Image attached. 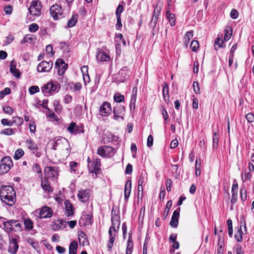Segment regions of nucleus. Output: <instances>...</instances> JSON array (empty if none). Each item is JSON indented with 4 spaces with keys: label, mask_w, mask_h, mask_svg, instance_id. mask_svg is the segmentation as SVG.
Instances as JSON below:
<instances>
[{
    "label": "nucleus",
    "mask_w": 254,
    "mask_h": 254,
    "mask_svg": "<svg viewBox=\"0 0 254 254\" xmlns=\"http://www.w3.org/2000/svg\"><path fill=\"white\" fill-rule=\"evenodd\" d=\"M22 220L26 231H29L33 228V222L29 218H23Z\"/></svg>",
    "instance_id": "obj_24"
},
{
    "label": "nucleus",
    "mask_w": 254,
    "mask_h": 254,
    "mask_svg": "<svg viewBox=\"0 0 254 254\" xmlns=\"http://www.w3.org/2000/svg\"><path fill=\"white\" fill-rule=\"evenodd\" d=\"M224 41H222L221 44L220 43V38H217L215 39V42H214V47L215 49L217 50L218 49L216 48V46H218V48L223 47V44Z\"/></svg>",
    "instance_id": "obj_58"
},
{
    "label": "nucleus",
    "mask_w": 254,
    "mask_h": 254,
    "mask_svg": "<svg viewBox=\"0 0 254 254\" xmlns=\"http://www.w3.org/2000/svg\"><path fill=\"white\" fill-rule=\"evenodd\" d=\"M225 33L224 37V41L229 40L232 36V30L225 29Z\"/></svg>",
    "instance_id": "obj_51"
},
{
    "label": "nucleus",
    "mask_w": 254,
    "mask_h": 254,
    "mask_svg": "<svg viewBox=\"0 0 254 254\" xmlns=\"http://www.w3.org/2000/svg\"><path fill=\"white\" fill-rule=\"evenodd\" d=\"M60 87L58 81L51 80L41 88V91L44 95L48 96L58 92Z\"/></svg>",
    "instance_id": "obj_2"
},
{
    "label": "nucleus",
    "mask_w": 254,
    "mask_h": 254,
    "mask_svg": "<svg viewBox=\"0 0 254 254\" xmlns=\"http://www.w3.org/2000/svg\"><path fill=\"white\" fill-rule=\"evenodd\" d=\"M12 166V161L9 157H3L0 163V175L8 172Z\"/></svg>",
    "instance_id": "obj_4"
},
{
    "label": "nucleus",
    "mask_w": 254,
    "mask_h": 254,
    "mask_svg": "<svg viewBox=\"0 0 254 254\" xmlns=\"http://www.w3.org/2000/svg\"><path fill=\"white\" fill-rule=\"evenodd\" d=\"M33 40V38L28 35H27L21 41L22 44H24L27 42H31Z\"/></svg>",
    "instance_id": "obj_61"
},
{
    "label": "nucleus",
    "mask_w": 254,
    "mask_h": 254,
    "mask_svg": "<svg viewBox=\"0 0 254 254\" xmlns=\"http://www.w3.org/2000/svg\"><path fill=\"white\" fill-rule=\"evenodd\" d=\"M39 29V26L36 23H32L29 26V30L31 32H35Z\"/></svg>",
    "instance_id": "obj_54"
},
{
    "label": "nucleus",
    "mask_w": 254,
    "mask_h": 254,
    "mask_svg": "<svg viewBox=\"0 0 254 254\" xmlns=\"http://www.w3.org/2000/svg\"><path fill=\"white\" fill-rule=\"evenodd\" d=\"M115 149L110 146H103L99 147L97 149V153L102 157L109 158L113 156L115 154Z\"/></svg>",
    "instance_id": "obj_5"
},
{
    "label": "nucleus",
    "mask_w": 254,
    "mask_h": 254,
    "mask_svg": "<svg viewBox=\"0 0 254 254\" xmlns=\"http://www.w3.org/2000/svg\"><path fill=\"white\" fill-rule=\"evenodd\" d=\"M55 65L58 69V73L60 75L64 74L67 68L68 65L65 64L64 61L62 59H58L55 63Z\"/></svg>",
    "instance_id": "obj_13"
},
{
    "label": "nucleus",
    "mask_w": 254,
    "mask_h": 254,
    "mask_svg": "<svg viewBox=\"0 0 254 254\" xmlns=\"http://www.w3.org/2000/svg\"><path fill=\"white\" fill-rule=\"evenodd\" d=\"M53 63L52 61H42L37 66V71L40 72H49L52 68Z\"/></svg>",
    "instance_id": "obj_9"
},
{
    "label": "nucleus",
    "mask_w": 254,
    "mask_h": 254,
    "mask_svg": "<svg viewBox=\"0 0 254 254\" xmlns=\"http://www.w3.org/2000/svg\"><path fill=\"white\" fill-rule=\"evenodd\" d=\"M161 10V8L160 7H159L158 5H157L154 10L152 17L149 25L150 26L152 27L153 29H154V28L156 27L157 22L158 21V17L160 14Z\"/></svg>",
    "instance_id": "obj_14"
},
{
    "label": "nucleus",
    "mask_w": 254,
    "mask_h": 254,
    "mask_svg": "<svg viewBox=\"0 0 254 254\" xmlns=\"http://www.w3.org/2000/svg\"><path fill=\"white\" fill-rule=\"evenodd\" d=\"M78 239L79 244L82 246H87L89 242L87 238V236L83 232H80L78 234Z\"/></svg>",
    "instance_id": "obj_23"
},
{
    "label": "nucleus",
    "mask_w": 254,
    "mask_h": 254,
    "mask_svg": "<svg viewBox=\"0 0 254 254\" xmlns=\"http://www.w3.org/2000/svg\"><path fill=\"white\" fill-rule=\"evenodd\" d=\"M131 189V181L129 180H127L126 182L125 190H124V194H125V200H127L129 197L130 191Z\"/></svg>",
    "instance_id": "obj_22"
},
{
    "label": "nucleus",
    "mask_w": 254,
    "mask_h": 254,
    "mask_svg": "<svg viewBox=\"0 0 254 254\" xmlns=\"http://www.w3.org/2000/svg\"><path fill=\"white\" fill-rule=\"evenodd\" d=\"M99 112L102 116H108L112 112L111 104L108 102H104L100 106Z\"/></svg>",
    "instance_id": "obj_15"
},
{
    "label": "nucleus",
    "mask_w": 254,
    "mask_h": 254,
    "mask_svg": "<svg viewBox=\"0 0 254 254\" xmlns=\"http://www.w3.org/2000/svg\"><path fill=\"white\" fill-rule=\"evenodd\" d=\"M41 3L38 0L33 1L29 8L30 13L34 16H38L41 12Z\"/></svg>",
    "instance_id": "obj_6"
},
{
    "label": "nucleus",
    "mask_w": 254,
    "mask_h": 254,
    "mask_svg": "<svg viewBox=\"0 0 254 254\" xmlns=\"http://www.w3.org/2000/svg\"><path fill=\"white\" fill-rule=\"evenodd\" d=\"M41 179L42 180L41 184L42 188L45 191L52 192L53 191V189L50 186V183L48 181V179L44 177V179L42 178V179Z\"/></svg>",
    "instance_id": "obj_21"
},
{
    "label": "nucleus",
    "mask_w": 254,
    "mask_h": 254,
    "mask_svg": "<svg viewBox=\"0 0 254 254\" xmlns=\"http://www.w3.org/2000/svg\"><path fill=\"white\" fill-rule=\"evenodd\" d=\"M12 220H11L3 223V230L8 234L15 231V228L12 227Z\"/></svg>",
    "instance_id": "obj_20"
},
{
    "label": "nucleus",
    "mask_w": 254,
    "mask_h": 254,
    "mask_svg": "<svg viewBox=\"0 0 254 254\" xmlns=\"http://www.w3.org/2000/svg\"><path fill=\"white\" fill-rule=\"evenodd\" d=\"M16 63L12 60L10 63V71L12 73L14 76L18 78L20 76V73L18 69L16 68Z\"/></svg>",
    "instance_id": "obj_27"
},
{
    "label": "nucleus",
    "mask_w": 254,
    "mask_h": 254,
    "mask_svg": "<svg viewBox=\"0 0 254 254\" xmlns=\"http://www.w3.org/2000/svg\"><path fill=\"white\" fill-rule=\"evenodd\" d=\"M53 105L55 108V111L56 113H59L61 112L62 107L60 102L58 100H55L53 102Z\"/></svg>",
    "instance_id": "obj_46"
},
{
    "label": "nucleus",
    "mask_w": 254,
    "mask_h": 254,
    "mask_svg": "<svg viewBox=\"0 0 254 254\" xmlns=\"http://www.w3.org/2000/svg\"><path fill=\"white\" fill-rule=\"evenodd\" d=\"M241 198L244 201L247 199V191L245 187H242L240 190Z\"/></svg>",
    "instance_id": "obj_47"
},
{
    "label": "nucleus",
    "mask_w": 254,
    "mask_h": 254,
    "mask_svg": "<svg viewBox=\"0 0 254 254\" xmlns=\"http://www.w3.org/2000/svg\"><path fill=\"white\" fill-rule=\"evenodd\" d=\"M101 160L99 158H95L91 166H88L89 171L92 173L97 174L100 173Z\"/></svg>",
    "instance_id": "obj_12"
},
{
    "label": "nucleus",
    "mask_w": 254,
    "mask_h": 254,
    "mask_svg": "<svg viewBox=\"0 0 254 254\" xmlns=\"http://www.w3.org/2000/svg\"><path fill=\"white\" fill-rule=\"evenodd\" d=\"M166 14L167 19H168L170 25L172 26H174L176 24V19L175 15L171 13L169 11H167Z\"/></svg>",
    "instance_id": "obj_33"
},
{
    "label": "nucleus",
    "mask_w": 254,
    "mask_h": 254,
    "mask_svg": "<svg viewBox=\"0 0 254 254\" xmlns=\"http://www.w3.org/2000/svg\"><path fill=\"white\" fill-rule=\"evenodd\" d=\"M66 211L65 215L66 216H69L73 214V209L71 203L69 200H66L64 202Z\"/></svg>",
    "instance_id": "obj_29"
},
{
    "label": "nucleus",
    "mask_w": 254,
    "mask_h": 254,
    "mask_svg": "<svg viewBox=\"0 0 254 254\" xmlns=\"http://www.w3.org/2000/svg\"><path fill=\"white\" fill-rule=\"evenodd\" d=\"M32 169L34 172H36L38 174V177L39 178L42 179L43 175L42 170L39 164L37 163L34 164L33 165Z\"/></svg>",
    "instance_id": "obj_36"
},
{
    "label": "nucleus",
    "mask_w": 254,
    "mask_h": 254,
    "mask_svg": "<svg viewBox=\"0 0 254 254\" xmlns=\"http://www.w3.org/2000/svg\"><path fill=\"white\" fill-rule=\"evenodd\" d=\"M147 175L146 174H142L139 177L138 186H143V185H145L147 183Z\"/></svg>",
    "instance_id": "obj_41"
},
{
    "label": "nucleus",
    "mask_w": 254,
    "mask_h": 254,
    "mask_svg": "<svg viewBox=\"0 0 254 254\" xmlns=\"http://www.w3.org/2000/svg\"><path fill=\"white\" fill-rule=\"evenodd\" d=\"M25 144L27 147L30 150L37 151L38 149L37 145L31 138L27 139Z\"/></svg>",
    "instance_id": "obj_30"
},
{
    "label": "nucleus",
    "mask_w": 254,
    "mask_h": 254,
    "mask_svg": "<svg viewBox=\"0 0 254 254\" xmlns=\"http://www.w3.org/2000/svg\"><path fill=\"white\" fill-rule=\"evenodd\" d=\"M119 230L115 226H111L109 230V239H115L116 236V233L118 232Z\"/></svg>",
    "instance_id": "obj_40"
},
{
    "label": "nucleus",
    "mask_w": 254,
    "mask_h": 254,
    "mask_svg": "<svg viewBox=\"0 0 254 254\" xmlns=\"http://www.w3.org/2000/svg\"><path fill=\"white\" fill-rule=\"evenodd\" d=\"M172 206V201L171 200H169L166 205V207H165V210H164V211L163 213V217H164V219H166L167 215H168L170 209L171 208Z\"/></svg>",
    "instance_id": "obj_39"
},
{
    "label": "nucleus",
    "mask_w": 254,
    "mask_h": 254,
    "mask_svg": "<svg viewBox=\"0 0 254 254\" xmlns=\"http://www.w3.org/2000/svg\"><path fill=\"white\" fill-rule=\"evenodd\" d=\"M124 9V6L122 5L119 4L116 11V17H121V14L123 12Z\"/></svg>",
    "instance_id": "obj_56"
},
{
    "label": "nucleus",
    "mask_w": 254,
    "mask_h": 254,
    "mask_svg": "<svg viewBox=\"0 0 254 254\" xmlns=\"http://www.w3.org/2000/svg\"><path fill=\"white\" fill-rule=\"evenodd\" d=\"M19 248L18 241L16 238L9 237L7 251L11 254H16Z\"/></svg>",
    "instance_id": "obj_8"
},
{
    "label": "nucleus",
    "mask_w": 254,
    "mask_h": 254,
    "mask_svg": "<svg viewBox=\"0 0 254 254\" xmlns=\"http://www.w3.org/2000/svg\"><path fill=\"white\" fill-rule=\"evenodd\" d=\"M246 118L249 123L254 122V115L252 113H249L246 115Z\"/></svg>",
    "instance_id": "obj_57"
},
{
    "label": "nucleus",
    "mask_w": 254,
    "mask_h": 254,
    "mask_svg": "<svg viewBox=\"0 0 254 254\" xmlns=\"http://www.w3.org/2000/svg\"><path fill=\"white\" fill-rule=\"evenodd\" d=\"M193 88L194 92L196 94H199L200 93L199 84L198 81H195L193 83Z\"/></svg>",
    "instance_id": "obj_49"
},
{
    "label": "nucleus",
    "mask_w": 254,
    "mask_h": 254,
    "mask_svg": "<svg viewBox=\"0 0 254 254\" xmlns=\"http://www.w3.org/2000/svg\"><path fill=\"white\" fill-rule=\"evenodd\" d=\"M199 47V44L198 41L195 40H192L190 44V48L192 51L195 52L197 51Z\"/></svg>",
    "instance_id": "obj_48"
},
{
    "label": "nucleus",
    "mask_w": 254,
    "mask_h": 254,
    "mask_svg": "<svg viewBox=\"0 0 254 254\" xmlns=\"http://www.w3.org/2000/svg\"><path fill=\"white\" fill-rule=\"evenodd\" d=\"M239 15L238 11L235 9H232L230 12V17L233 19H236Z\"/></svg>",
    "instance_id": "obj_59"
},
{
    "label": "nucleus",
    "mask_w": 254,
    "mask_h": 254,
    "mask_svg": "<svg viewBox=\"0 0 254 254\" xmlns=\"http://www.w3.org/2000/svg\"><path fill=\"white\" fill-rule=\"evenodd\" d=\"M53 213V211L51 208L48 206H44L40 210L39 216L41 218H48L51 217Z\"/></svg>",
    "instance_id": "obj_16"
},
{
    "label": "nucleus",
    "mask_w": 254,
    "mask_h": 254,
    "mask_svg": "<svg viewBox=\"0 0 254 254\" xmlns=\"http://www.w3.org/2000/svg\"><path fill=\"white\" fill-rule=\"evenodd\" d=\"M44 177L47 178H57L59 176V170L57 167L47 166L44 169Z\"/></svg>",
    "instance_id": "obj_7"
},
{
    "label": "nucleus",
    "mask_w": 254,
    "mask_h": 254,
    "mask_svg": "<svg viewBox=\"0 0 254 254\" xmlns=\"http://www.w3.org/2000/svg\"><path fill=\"white\" fill-rule=\"evenodd\" d=\"M165 190L164 187H161L160 189V192L159 194V198L161 200H163L165 196Z\"/></svg>",
    "instance_id": "obj_62"
},
{
    "label": "nucleus",
    "mask_w": 254,
    "mask_h": 254,
    "mask_svg": "<svg viewBox=\"0 0 254 254\" xmlns=\"http://www.w3.org/2000/svg\"><path fill=\"white\" fill-rule=\"evenodd\" d=\"M130 73V70L126 66L124 67L119 71V74L125 78H126L127 76L128 77Z\"/></svg>",
    "instance_id": "obj_35"
},
{
    "label": "nucleus",
    "mask_w": 254,
    "mask_h": 254,
    "mask_svg": "<svg viewBox=\"0 0 254 254\" xmlns=\"http://www.w3.org/2000/svg\"><path fill=\"white\" fill-rule=\"evenodd\" d=\"M67 129L70 133L74 134L79 133L80 132L79 127L74 122H72L69 124Z\"/></svg>",
    "instance_id": "obj_28"
},
{
    "label": "nucleus",
    "mask_w": 254,
    "mask_h": 254,
    "mask_svg": "<svg viewBox=\"0 0 254 254\" xmlns=\"http://www.w3.org/2000/svg\"><path fill=\"white\" fill-rule=\"evenodd\" d=\"M0 196L6 204L12 206L15 202V192L11 186H2L0 189Z\"/></svg>",
    "instance_id": "obj_1"
},
{
    "label": "nucleus",
    "mask_w": 254,
    "mask_h": 254,
    "mask_svg": "<svg viewBox=\"0 0 254 254\" xmlns=\"http://www.w3.org/2000/svg\"><path fill=\"white\" fill-rule=\"evenodd\" d=\"M136 92H137V88L135 87H134L132 90V93L131 97V99L130 101V109L131 111L132 109L133 110L135 108V102H136Z\"/></svg>",
    "instance_id": "obj_26"
},
{
    "label": "nucleus",
    "mask_w": 254,
    "mask_h": 254,
    "mask_svg": "<svg viewBox=\"0 0 254 254\" xmlns=\"http://www.w3.org/2000/svg\"><path fill=\"white\" fill-rule=\"evenodd\" d=\"M78 15L77 14L72 15L70 19L67 21V27L71 28L73 27L77 22Z\"/></svg>",
    "instance_id": "obj_32"
},
{
    "label": "nucleus",
    "mask_w": 254,
    "mask_h": 254,
    "mask_svg": "<svg viewBox=\"0 0 254 254\" xmlns=\"http://www.w3.org/2000/svg\"><path fill=\"white\" fill-rule=\"evenodd\" d=\"M24 153V151L22 149H18L15 151L13 157L15 160H18L22 157Z\"/></svg>",
    "instance_id": "obj_44"
},
{
    "label": "nucleus",
    "mask_w": 254,
    "mask_h": 254,
    "mask_svg": "<svg viewBox=\"0 0 254 254\" xmlns=\"http://www.w3.org/2000/svg\"><path fill=\"white\" fill-rule=\"evenodd\" d=\"M1 123L3 126H7L9 127L12 126V121H8L6 119H3L1 120Z\"/></svg>",
    "instance_id": "obj_60"
},
{
    "label": "nucleus",
    "mask_w": 254,
    "mask_h": 254,
    "mask_svg": "<svg viewBox=\"0 0 254 254\" xmlns=\"http://www.w3.org/2000/svg\"><path fill=\"white\" fill-rule=\"evenodd\" d=\"M46 52L48 54H51L52 55H54L55 53L53 51V48L51 45L47 46L46 47Z\"/></svg>",
    "instance_id": "obj_63"
},
{
    "label": "nucleus",
    "mask_w": 254,
    "mask_h": 254,
    "mask_svg": "<svg viewBox=\"0 0 254 254\" xmlns=\"http://www.w3.org/2000/svg\"><path fill=\"white\" fill-rule=\"evenodd\" d=\"M23 123V119L19 117H14L12 120V126L14 124L16 126H20Z\"/></svg>",
    "instance_id": "obj_38"
},
{
    "label": "nucleus",
    "mask_w": 254,
    "mask_h": 254,
    "mask_svg": "<svg viewBox=\"0 0 254 254\" xmlns=\"http://www.w3.org/2000/svg\"><path fill=\"white\" fill-rule=\"evenodd\" d=\"M96 59L100 62H108L110 60V56L103 50L98 49Z\"/></svg>",
    "instance_id": "obj_17"
},
{
    "label": "nucleus",
    "mask_w": 254,
    "mask_h": 254,
    "mask_svg": "<svg viewBox=\"0 0 254 254\" xmlns=\"http://www.w3.org/2000/svg\"><path fill=\"white\" fill-rule=\"evenodd\" d=\"M4 12L7 14H10L12 12V7L11 5L6 6L4 8Z\"/></svg>",
    "instance_id": "obj_64"
},
{
    "label": "nucleus",
    "mask_w": 254,
    "mask_h": 254,
    "mask_svg": "<svg viewBox=\"0 0 254 254\" xmlns=\"http://www.w3.org/2000/svg\"><path fill=\"white\" fill-rule=\"evenodd\" d=\"M2 108L3 112L5 114L11 115L13 112V109L10 106H4Z\"/></svg>",
    "instance_id": "obj_53"
},
{
    "label": "nucleus",
    "mask_w": 254,
    "mask_h": 254,
    "mask_svg": "<svg viewBox=\"0 0 254 254\" xmlns=\"http://www.w3.org/2000/svg\"><path fill=\"white\" fill-rule=\"evenodd\" d=\"M124 96L121 94H116L114 95V99L116 102L120 103L124 100Z\"/></svg>",
    "instance_id": "obj_52"
},
{
    "label": "nucleus",
    "mask_w": 254,
    "mask_h": 254,
    "mask_svg": "<svg viewBox=\"0 0 254 254\" xmlns=\"http://www.w3.org/2000/svg\"><path fill=\"white\" fill-rule=\"evenodd\" d=\"M112 214H113V212ZM111 220L112 223V226H115V227H117L118 230H119L121 222L120 216L115 214H112Z\"/></svg>",
    "instance_id": "obj_25"
},
{
    "label": "nucleus",
    "mask_w": 254,
    "mask_h": 254,
    "mask_svg": "<svg viewBox=\"0 0 254 254\" xmlns=\"http://www.w3.org/2000/svg\"><path fill=\"white\" fill-rule=\"evenodd\" d=\"M78 244L76 241H72L69 247V254H77Z\"/></svg>",
    "instance_id": "obj_31"
},
{
    "label": "nucleus",
    "mask_w": 254,
    "mask_h": 254,
    "mask_svg": "<svg viewBox=\"0 0 254 254\" xmlns=\"http://www.w3.org/2000/svg\"><path fill=\"white\" fill-rule=\"evenodd\" d=\"M162 92L164 101L167 104L169 101V88L166 82L163 83Z\"/></svg>",
    "instance_id": "obj_19"
},
{
    "label": "nucleus",
    "mask_w": 254,
    "mask_h": 254,
    "mask_svg": "<svg viewBox=\"0 0 254 254\" xmlns=\"http://www.w3.org/2000/svg\"><path fill=\"white\" fill-rule=\"evenodd\" d=\"M12 227L15 228L14 232L21 231L22 230V224L20 223L18 220H12Z\"/></svg>",
    "instance_id": "obj_37"
},
{
    "label": "nucleus",
    "mask_w": 254,
    "mask_h": 254,
    "mask_svg": "<svg viewBox=\"0 0 254 254\" xmlns=\"http://www.w3.org/2000/svg\"><path fill=\"white\" fill-rule=\"evenodd\" d=\"M53 149L54 150H65L67 154H68L70 151L68 141L66 138L62 137L55 139Z\"/></svg>",
    "instance_id": "obj_3"
},
{
    "label": "nucleus",
    "mask_w": 254,
    "mask_h": 254,
    "mask_svg": "<svg viewBox=\"0 0 254 254\" xmlns=\"http://www.w3.org/2000/svg\"><path fill=\"white\" fill-rule=\"evenodd\" d=\"M40 89L38 86H32L29 88V91L30 94L33 95L39 92Z\"/></svg>",
    "instance_id": "obj_50"
},
{
    "label": "nucleus",
    "mask_w": 254,
    "mask_h": 254,
    "mask_svg": "<svg viewBox=\"0 0 254 254\" xmlns=\"http://www.w3.org/2000/svg\"><path fill=\"white\" fill-rule=\"evenodd\" d=\"M50 12L51 16L55 20L58 19L59 16L61 15L63 13L62 7L59 4L53 5L50 9Z\"/></svg>",
    "instance_id": "obj_11"
},
{
    "label": "nucleus",
    "mask_w": 254,
    "mask_h": 254,
    "mask_svg": "<svg viewBox=\"0 0 254 254\" xmlns=\"http://www.w3.org/2000/svg\"><path fill=\"white\" fill-rule=\"evenodd\" d=\"M219 136L216 132H214L213 134V148H217L218 146Z\"/></svg>",
    "instance_id": "obj_43"
},
{
    "label": "nucleus",
    "mask_w": 254,
    "mask_h": 254,
    "mask_svg": "<svg viewBox=\"0 0 254 254\" xmlns=\"http://www.w3.org/2000/svg\"><path fill=\"white\" fill-rule=\"evenodd\" d=\"M193 37V31H190L187 32L184 38V44L186 47L188 46L190 39Z\"/></svg>",
    "instance_id": "obj_34"
},
{
    "label": "nucleus",
    "mask_w": 254,
    "mask_h": 254,
    "mask_svg": "<svg viewBox=\"0 0 254 254\" xmlns=\"http://www.w3.org/2000/svg\"><path fill=\"white\" fill-rule=\"evenodd\" d=\"M243 232L241 228H238L237 233L235 235V238L238 242H241L243 241Z\"/></svg>",
    "instance_id": "obj_42"
},
{
    "label": "nucleus",
    "mask_w": 254,
    "mask_h": 254,
    "mask_svg": "<svg viewBox=\"0 0 254 254\" xmlns=\"http://www.w3.org/2000/svg\"><path fill=\"white\" fill-rule=\"evenodd\" d=\"M90 192L89 189L80 190L78 193V199L82 202H86L90 197Z\"/></svg>",
    "instance_id": "obj_18"
},
{
    "label": "nucleus",
    "mask_w": 254,
    "mask_h": 254,
    "mask_svg": "<svg viewBox=\"0 0 254 254\" xmlns=\"http://www.w3.org/2000/svg\"><path fill=\"white\" fill-rule=\"evenodd\" d=\"M178 221H179L178 218H176L172 217L171 221L170 222V225L172 227L176 228L177 227V226L178 225Z\"/></svg>",
    "instance_id": "obj_55"
},
{
    "label": "nucleus",
    "mask_w": 254,
    "mask_h": 254,
    "mask_svg": "<svg viewBox=\"0 0 254 254\" xmlns=\"http://www.w3.org/2000/svg\"><path fill=\"white\" fill-rule=\"evenodd\" d=\"M125 107L121 105H117L113 109L114 119L116 120H118L120 118H121L122 120H124L123 116L125 113Z\"/></svg>",
    "instance_id": "obj_10"
},
{
    "label": "nucleus",
    "mask_w": 254,
    "mask_h": 254,
    "mask_svg": "<svg viewBox=\"0 0 254 254\" xmlns=\"http://www.w3.org/2000/svg\"><path fill=\"white\" fill-rule=\"evenodd\" d=\"M0 134H3L5 135H10L14 134V131L12 128H7L3 130H2L0 132Z\"/></svg>",
    "instance_id": "obj_45"
}]
</instances>
